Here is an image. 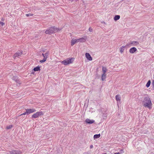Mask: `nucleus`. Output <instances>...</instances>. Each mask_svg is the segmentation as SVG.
<instances>
[{"mask_svg":"<svg viewBox=\"0 0 154 154\" xmlns=\"http://www.w3.org/2000/svg\"><path fill=\"white\" fill-rule=\"evenodd\" d=\"M88 30L89 31L91 32L92 31V29L91 27H90L88 29Z\"/></svg>","mask_w":154,"mask_h":154,"instance_id":"28","label":"nucleus"},{"mask_svg":"<svg viewBox=\"0 0 154 154\" xmlns=\"http://www.w3.org/2000/svg\"><path fill=\"white\" fill-rule=\"evenodd\" d=\"M100 137V134L94 135V139H97L99 138Z\"/></svg>","mask_w":154,"mask_h":154,"instance_id":"22","label":"nucleus"},{"mask_svg":"<svg viewBox=\"0 0 154 154\" xmlns=\"http://www.w3.org/2000/svg\"><path fill=\"white\" fill-rule=\"evenodd\" d=\"M120 18V16L119 15H116L114 18V19L115 21H116L119 20Z\"/></svg>","mask_w":154,"mask_h":154,"instance_id":"21","label":"nucleus"},{"mask_svg":"<svg viewBox=\"0 0 154 154\" xmlns=\"http://www.w3.org/2000/svg\"><path fill=\"white\" fill-rule=\"evenodd\" d=\"M85 122L87 124H92L94 122V121L93 120H90L87 119H86Z\"/></svg>","mask_w":154,"mask_h":154,"instance_id":"11","label":"nucleus"},{"mask_svg":"<svg viewBox=\"0 0 154 154\" xmlns=\"http://www.w3.org/2000/svg\"><path fill=\"white\" fill-rule=\"evenodd\" d=\"M74 60L73 57L68 58L66 60L62 61L61 63L64 65H66L72 63Z\"/></svg>","mask_w":154,"mask_h":154,"instance_id":"2","label":"nucleus"},{"mask_svg":"<svg viewBox=\"0 0 154 154\" xmlns=\"http://www.w3.org/2000/svg\"><path fill=\"white\" fill-rule=\"evenodd\" d=\"M143 104L144 107H147L149 109H151L152 104L151 99L149 97H145L144 98Z\"/></svg>","mask_w":154,"mask_h":154,"instance_id":"1","label":"nucleus"},{"mask_svg":"<svg viewBox=\"0 0 154 154\" xmlns=\"http://www.w3.org/2000/svg\"><path fill=\"white\" fill-rule=\"evenodd\" d=\"M139 44V42L137 41H132L127 43L126 46L130 47L131 46H136Z\"/></svg>","mask_w":154,"mask_h":154,"instance_id":"4","label":"nucleus"},{"mask_svg":"<svg viewBox=\"0 0 154 154\" xmlns=\"http://www.w3.org/2000/svg\"><path fill=\"white\" fill-rule=\"evenodd\" d=\"M10 153L6 154H20L21 152L20 151L17 150H12L10 152Z\"/></svg>","mask_w":154,"mask_h":154,"instance_id":"8","label":"nucleus"},{"mask_svg":"<svg viewBox=\"0 0 154 154\" xmlns=\"http://www.w3.org/2000/svg\"><path fill=\"white\" fill-rule=\"evenodd\" d=\"M137 48L134 47H132L129 49V52L132 54L134 53L135 52L137 51Z\"/></svg>","mask_w":154,"mask_h":154,"instance_id":"12","label":"nucleus"},{"mask_svg":"<svg viewBox=\"0 0 154 154\" xmlns=\"http://www.w3.org/2000/svg\"><path fill=\"white\" fill-rule=\"evenodd\" d=\"M114 154H120L119 152H116L114 153Z\"/></svg>","mask_w":154,"mask_h":154,"instance_id":"31","label":"nucleus"},{"mask_svg":"<svg viewBox=\"0 0 154 154\" xmlns=\"http://www.w3.org/2000/svg\"><path fill=\"white\" fill-rule=\"evenodd\" d=\"M53 28L52 27H50L45 32V33L46 34H50L54 33L53 31Z\"/></svg>","mask_w":154,"mask_h":154,"instance_id":"5","label":"nucleus"},{"mask_svg":"<svg viewBox=\"0 0 154 154\" xmlns=\"http://www.w3.org/2000/svg\"><path fill=\"white\" fill-rule=\"evenodd\" d=\"M106 74H102L101 76V79L103 81L105 80L106 78Z\"/></svg>","mask_w":154,"mask_h":154,"instance_id":"17","label":"nucleus"},{"mask_svg":"<svg viewBox=\"0 0 154 154\" xmlns=\"http://www.w3.org/2000/svg\"><path fill=\"white\" fill-rule=\"evenodd\" d=\"M27 17H29V16H32L33 15V14H27L26 15Z\"/></svg>","mask_w":154,"mask_h":154,"instance_id":"26","label":"nucleus"},{"mask_svg":"<svg viewBox=\"0 0 154 154\" xmlns=\"http://www.w3.org/2000/svg\"><path fill=\"white\" fill-rule=\"evenodd\" d=\"M116 99L117 101H120L121 100V97H120L119 95H117L116 97Z\"/></svg>","mask_w":154,"mask_h":154,"instance_id":"20","label":"nucleus"},{"mask_svg":"<svg viewBox=\"0 0 154 154\" xmlns=\"http://www.w3.org/2000/svg\"><path fill=\"white\" fill-rule=\"evenodd\" d=\"M0 24H1V25L2 26H3V25H4L5 24L3 22H0Z\"/></svg>","mask_w":154,"mask_h":154,"instance_id":"29","label":"nucleus"},{"mask_svg":"<svg viewBox=\"0 0 154 154\" xmlns=\"http://www.w3.org/2000/svg\"><path fill=\"white\" fill-rule=\"evenodd\" d=\"M26 114H27V113L26 112H26H25L23 113V114H22L21 115H20V116H22V115H26Z\"/></svg>","mask_w":154,"mask_h":154,"instance_id":"27","label":"nucleus"},{"mask_svg":"<svg viewBox=\"0 0 154 154\" xmlns=\"http://www.w3.org/2000/svg\"><path fill=\"white\" fill-rule=\"evenodd\" d=\"M126 46H122L119 48V51L121 54L124 51Z\"/></svg>","mask_w":154,"mask_h":154,"instance_id":"14","label":"nucleus"},{"mask_svg":"<svg viewBox=\"0 0 154 154\" xmlns=\"http://www.w3.org/2000/svg\"><path fill=\"white\" fill-rule=\"evenodd\" d=\"M150 83H151L150 81L149 80L148 82L147 83V84L146 85V87L147 88L149 87V86L150 85Z\"/></svg>","mask_w":154,"mask_h":154,"instance_id":"23","label":"nucleus"},{"mask_svg":"<svg viewBox=\"0 0 154 154\" xmlns=\"http://www.w3.org/2000/svg\"><path fill=\"white\" fill-rule=\"evenodd\" d=\"M12 126H7L6 127V129H10V128H12Z\"/></svg>","mask_w":154,"mask_h":154,"instance_id":"25","label":"nucleus"},{"mask_svg":"<svg viewBox=\"0 0 154 154\" xmlns=\"http://www.w3.org/2000/svg\"><path fill=\"white\" fill-rule=\"evenodd\" d=\"M85 56L87 59L91 61L92 60V58L89 53H86L85 54Z\"/></svg>","mask_w":154,"mask_h":154,"instance_id":"10","label":"nucleus"},{"mask_svg":"<svg viewBox=\"0 0 154 154\" xmlns=\"http://www.w3.org/2000/svg\"><path fill=\"white\" fill-rule=\"evenodd\" d=\"M90 148L91 149H92V148H93V145H91V146H90Z\"/></svg>","mask_w":154,"mask_h":154,"instance_id":"30","label":"nucleus"},{"mask_svg":"<svg viewBox=\"0 0 154 154\" xmlns=\"http://www.w3.org/2000/svg\"><path fill=\"white\" fill-rule=\"evenodd\" d=\"M78 42L77 39L73 38L71 41V44L72 46H73L75 43Z\"/></svg>","mask_w":154,"mask_h":154,"instance_id":"13","label":"nucleus"},{"mask_svg":"<svg viewBox=\"0 0 154 154\" xmlns=\"http://www.w3.org/2000/svg\"><path fill=\"white\" fill-rule=\"evenodd\" d=\"M87 38V37L85 36L84 37H82L79 38L77 39L78 42H85L86 41Z\"/></svg>","mask_w":154,"mask_h":154,"instance_id":"7","label":"nucleus"},{"mask_svg":"<svg viewBox=\"0 0 154 154\" xmlns=\"http://www.w3.org/2000/svg\"><path fill=\"white\" fill-rule=\"evenodd\" d=\"M33 70L35 72L40 71V67L39 66H38L34 68Z\"/></svg>","mask_w":154,"mask_h":154,"instance_id":"19","label":"nucleus"},{"mask_svg":"<svg viewBox=\"0 0 154 154\" xmlns=\"http://www.w3.org/2000/svg\"><path fill=\"white\" fill-rule=\"evenodd\" d=\"M26 112L27 113V114H29L35 112L36 110L33 108H29L26 109Z\"/></svg>","mask_w":154,"mask_h":154,"instance_id":"6","label":"nucleus"},{"mask_svg":"<svg viewBox=\"0 0 154 154\" xmlns=\"http://www.w3.org/2000/svg\"><path fill=\"white\" fill-rule=\"evenodd\" d=\"M48 55H49V53H48V52H46L45 54H42V55L43 57L44 58H46V59H47Z\"/></svg>","mask_w":154,"mask_h":154,"instance_id":"18","label":"nucleus"},{"mask_svg":"<svg viewBox=\"0 0 154 154\" xmlns=\"http://www.w3.org/2000/svg\"><path fill=\"white\" fill-rule=\"evenodd\" d=\"M44 113L42 111H38L33 114L32 116V118H36L39 116L43 115Z\"/></svg>","mask_w":154,"mask_h":154,"instance_id":"3","label":"nucleus"},{"mask_svg":"<svg viewBox=\"0 0 154 154\" xmlns=\"http://www.w3.org/2000/svg\"><path fill=\"white\" fill-rule=\"evenodd\" d=\"M52 28H53V31L54 32H58L60 31L61 30V29H59V28H57V27H56L54 26L52 27Z\"/></svg>","mask_w":154,"mask_h":154,"instance_id":"15","label":"nucleus"},{"mask_svg":"<svg viewBox=\"0 0 154 154\" xmlns=\"http://www.w3.org/2000/svg\"><path fill=\"white\" fill-rule=\"evenodd\" d=\"M47 59H46V58H44L43 60H41L40 61V62L41 63L44 62Z\"/></svg>","mask_w":154,"mask_h":154,"instance_id":"24","label":"nucleus"},{"mask_svg":"<svg viewBox=\"0 0 154 154\" xmlns=\"http://www.w3.org/2000/svg\"><path fill=\"white\" fill-rule=\"evenodd\" d=\"M107 71V69L104 66L102 67V72H103V74H106V72Z\"/></svg>","mask_w":154,"mask_h":154,"instance_id":"16","label":"nucleus"},{"mask_svg":"<svg viewBox=\"0 0 154 154\" xmlns=\"http://www.w3.org/2000/svg\"><path fill=\"white\" fill-rule=\"evenodd\" d=\"M31 74H34V72H32Z\"/></svg>","mask_w":154,"mask_h":154,"instance_id":"32","label":"nucleus"},{"mask_svg":"<svg viewBox=\"0 0 154 154\" xmlns=\"http://www.w3.org/2000/svg\"><path fill=\"white\" fill-rule=\"evenodd\" d=\"M23 54L22 52H18L14 54L13 57L14 58L21 56Z\"/></svg>","mask_w":154,"mask_h":154,"instance_id":"9","label":"nucleus"}]
</instances>
